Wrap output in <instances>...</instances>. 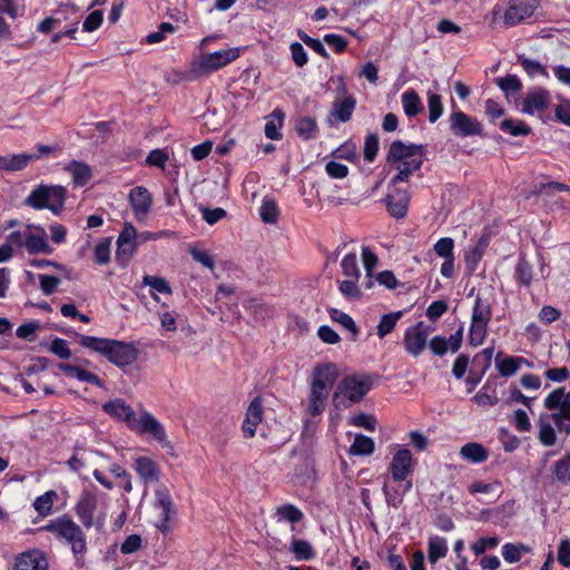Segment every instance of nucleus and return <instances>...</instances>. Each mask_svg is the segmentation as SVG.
<instances>
[{
    "mask_svg": "<svg viewBox=\"0 0 570 570\" xmlns=\"http://www.w3.org/2000/svg\"><path fill=\"white\" fill-rule=\"evenodd\" d=\"M167 160H168V155L164 150L154 149L148 154V156L146 158V164L149 166H154V167L164 169Z\"/></svg>",
    "mask_w": 570,
    "mask_h": 570,
    "instance_id": "obj_62",
    "label": "nucleus"
},
{
    "mask_svg": "<svg viewBox=\"0 0 570 570\" xmlns=\"http://www.w3.org/2000/svg\"><path fill=\"white\" fill-rule=\"evenodd\" d=\"M389 214L396 218H404L407 214L410 195L407 189L389 184L387 194L384 198Z\"/></svg>",
    "mask_w": 570,
    "mask_h": 570,
    "instance_id": "obj_14",
    "label": "nucleus"
},
{
    "mask_svg": "<svg viewBox=\"0 0 570 570\" xmlns=\"http://www.w3.org/2000/svg\"><path fill=\"white\" fill-rule=\"evenodd\" d=\"M46 529L55 533L59 539L65 540L71 548L76 558V566L83 567V554L87 551L86 535L80 528L70 517L62 515L51 520Z\"/></svg>",
    "mask_w": 570,
    "mask_h": 570,
    "instance_id": "obj_4",
    "label": "nucleus"
},
{
    "mask_svg": "<svg viewBox=\"0 0 570 570\" xmlns=\"http://www.w3.org/2000/svg\"><path fill=\"white\" fill-rule=\"evenodd\" d=\"M8 242L18 249H26L29 254L50 255L53 248L47 240V232L40 225L27 224L8 235Z\"/></svg>",
    "mask_w": 570,
    "mask_h": 570,
    "instance_id": "obj_5",
    "label": "nucleus"
},
{
    "mask_svg": "<svg viewBox=\"0 0 570 570\" xmlns=\"http://www.w3.org/2000/svg\"><path fill=\"white\" fill-rule=\"evenodd\" d=\"M449 124L453 135L460 138L480 136L483 131V126L478 118L461 110H455L450 115Z\"/></svg>",
    "mask_w": 570,
    "mask_h": 570,
    "instance_id": "obj_11",
    "label": "nucleus"
},
{
    "mask_svg": "<svg viewBox=\"0 0 570 570\" xmlns=\"http://www.w3.org/2000/svg\"><path fill=\"white\" fill-rule=\"evenodd\" d=\"M336 379L337 371L333 364L327 363L314 368L306 407L308 415L317 416L324 412L330 392L332 391Z\"/></svg>",
    "mask_w": 570,
    "mask_h": 570,
    "instance_id": "obj_3",
    "label": "nucleus"
},
{
    "mask_svg": "<svg viewBox=\"0 0 570 570\" xmlns=\"http://www.w3.org/2000/svg\"><path fill=\"white\" fill-rule=\"evenodd\" d=\"M435 254L443 258H454V240L451 237L440 238L433 246Z\"/></svg>",
    "mask_w": 570,
    "mask_h": 570,
    "instance_id": "obj_48",
    "label": "nucleus"
},
{
    "mask_svg": "<svg viewBox=\"0 0 570 570\" xmlns=\"http://www.w3.org/2000/svg\"><path fill=\"white\" fill-rule=\"evenodd\" d=\"M16 570H47L48 562L39 550L21 553L16 560Z\"/></svg>",
    "mask_w": 570,
    "mask_h": 570,
    "instance_id": "obj_21",
    "label": "nucleus"
},
{
    "mask_svg": "<svg viewBox=\"0 0 570 570\" xmlns=\"http://www.w3.org/2000/svg\"><path fill=\"white\" fill-rule=\"evenodd\" d=\"M558 561L566 568L570 567V540L564 539L558 547Z\"/></svg>",
    "mask_w": 570,
    "mask_h": 570,
    "instance_id": "obj_64",
    "label": "nucleus"
},
{
    "mask_svg": "<svg viewBox=\"0 0 570 570\" xmlns=\"http://www.w3.org/2000/svg\"><path fill=\"white\" fill-rule=\"evenodd\" d=\"M554 119L570 127V101L566 100L554 106Z\"/></svg>",
    "mask_w": 570,
    "mask_h": 570,
    "instance_id": "obj_61",
    "label": "nucleus"
},
{
    "mask_svg": "<svg viewBox=\"0 0 570 570\" xmlns=\"http://www.w3.org/2000/svg\"><path fill=\"white\" fill-rule=\"evenodd\" d=\"M429 120L434 124L443 114L442 99L438 94H428Z\"/></svg>",
    "mask_w": 570,
    "mask_h": 570,
    "instance_id": "obj_47",
    "label": "nucleus"
},
{
    "mask_svg": "<svg viewBox=\"0 0 570 570\" xmlns=\"http://www.w3.org/2000/svg\"><path fill=\"white\" fill-rule=\"evenodd\" d=\"M53 497H55V492L49 491V492H46L45 494L38 497L35 500L33 507L40 515L46 517L51 512L52 504H53V501H52Z\"/></svg>",
    "mask_w": 570,
    "mask_h": 570,
    "instance_id": "obj_50",
    "label": "nucleus"
},
{
    "mask_svg": "<svg viewBox=\"0 0 570 570\" xmlns=\"http://www.w3.org/2000/svg\"><path fill=\"white\" fill-rule=\"evenodd\" d=\"M279 210L273 199L265 198L259 208V216L266 224H275L278 219Z\"/></svg>",
    "mask_w": 570,
    "mask_h": 570,
    "instance_id": "obj_45",
    "label": "nucleus"
},
{
    "mask_svg": "<svg viewBox=\"0 0 570 570\" xmlns=\"http://www.w3.org/2000/svg\"><path fill=\"white\" fill-rule=\"evenodd\" d=\"M530 551L531 548L522 543H505L502 547L503 559L509 563L520 561L522 556Z\"/></svg>",
    "mask_w": 570,
    "mask_h": 570,
    "instance_id": "obj_39",
    "label": "nucleus"
},
{
    "mask_svg": "<svg viewBox=\"0 0 570 570\" xmlns=\"http://www.w3.org/2000/svg\"><path fill=\"white\" fill-rule=\"evenodd\" d=\"M40 281V289L47 296L51 295L56 292L58 285L60 284V278L52 275H39Z\"/></svg>",
    "mask_w": 570,
    "mask_h": 570,
    "instance_id": "obj_59",
    "label": "nucleus"
},
{
    "mask_svg": "<svg viewBox=\"0 0 570 570\" xmlns=\"http://www.w3.org/2000/svg\"><path fill=\"white\" fill-rule=\"evenodd\" d=\"M38 156L35 154H17L0 156V169L7 171H17L24 169L30 161L35 160Z\"/></svg>",
    "mask_w": 570,
    "mask_h": 570,
    "instance_id": "obj_25",
    "label": "nucleus"
},
{
    "mask_svg": "<svg viewBox=\"0 0 570 570\" xmlns=\"http://www.w3.org/2000/svg\"><path fill=\"white\" fill-rule=\"evenodd\" d=\"M128 199L136 219L145 220L153 205V196L149 190L144 186L134 187L128 194Z\"/></svg>",
    "mask_w": 570,
    "mask_h": 570,
    "instance_id": "obj_16",
    "label": "nucleus"
},
{
    "mask_svg": "<svg viewBox=\"0 0 570 570\" xmlns=\"http://www.w3.org/2000/svg\"><path fill=\"white\" fill-rule=\"evenodd\" d=\"M291 552L294 553L297 560H311L314 558L315 552L308 541L301 539H293L289 547Z\"/></svg>",
    "mask_w": 570,
    "mask_h": 570,
    "instance_id": "obj_40",
    "label": "nucleus"
},
{
    "mask_svg": "<svg viewBox=\"0 0 570 570\" xmlns=\"http://www.w3.org/2000/svg\"><path fill=\"white\" fill-rule=\"evenodd\" d=\"M79 344L107 358L118 367H125L136 362L139 351L135 343L112 338L80 335Z\"/></svg>",
    "mask_w": 570,
    "mask_h": 570,
    "instance_id": "obj_2",
    "label": "nucleus"
},
{
    "mask_svg": "<svg viewBox=\"0 0 570 570\" xmlns=\"http://www.w3.org/2000/svg\"><path fill=\"white\" fill-rule=\"evenodd\" d=\"M49 351L61 360H69L72 355L67 341L60 337L51 342Z\"/></svg>",
    "mask_w": 570,
    "mask_h": 570,
    "instance_id": "obj_55",
    "label": "nucleus"
},
{
    "mask_svg": "<svg viewBox=\"0 0 570 570\" xmlns=\"http://www.w3.org/2000/svg\"><path fill=\"white\" fill-rule=\"evenodd\" d=\"M298 37L306 46L313 49L316 53H318L323 58H328V53L324 45L318 39L309 37L304 31H298Z\"/></svg>",
    "mask_w": 570,
    "mask_h": 570,
    "instance_id": "obj_60",
    "label": "nucleus"
},
{
    "mask_svg": "<svg viewBox=\"0 0 570 570\" xmlns=\"http://www.w3.org/2000/svg\"><path fill=\"white\" fill-rule=\"evenodd\" d=\"M546 407L551 411L552 419L559 431L570 434V392L564 387L553 390L544 400Z\"/></svg>",
    "mask_w": 570,
    "mask_h": 570,
    "instance_id": "obj_9",
    "label": "nucleus"
},
{
    "mask_svg": "<svg viewBox=\"0 0 570 570\" xmlns=\"http://www.w3.org/2000/svg\"><path fill=\"white\" fill-rule=\"evenodd\" d=\"M104 13L101 10L92 11L83 21L82 28L87 32L97 30L102 23Z\"/></svg>",
    "mask_w": 570,
    "mask_h": 570,
    "instance_id": "obj_63",
    "label": "nucleus"
},
{
    "mask_svg": "<svg viewBox=\"0 0 570 570\" xmlns=\"http://www.w3.org/2000/svg\"><path fill=\"white\" fill-rule=\"evenodd\" d=\"M338 288L341 294L348 299H357L362 296V292L358 287V281H354V278L338 281Z\"/></svg>",
    "mask_w": 570,
    "mask_h": 570,
    "instance_id": "obj_49",
    "label": "nucleus"
},
{
    "mask_svg": "<svg viewBox=\"0 0 570 570\" xmlns=\"http://www.w3.org/2000/svg\"><path fill=\"white\" fill-rule=\"evenodd\" d=\"M341 267L343 275L346 278H354V281H358L361 277V271L357 264V257L354 253L347 254L343 257L341 262Z\"/></svg>",
    "mask_w": 570,
    "mask_h": 570,
    "instance_id": "obj_44",
    "label": "nucleus"
},
{
    "mask_svg": "<svg viewBox=\"0 0 570 570\" xmlns=\"http://www.w3.org/2000/svg\"><path fill=\"white\" fill-rule=\"evenodd\" d=\"M135 471L145 483H155L160 478V469L157 463L148 456H138L135 460Z\"/></svg>",
    "mask_w": 570,
    "mask_h": 570,
    "instance_id": "obj_22",
    "label": "nucleus"
},
{
    "mask_svg": "<svg viewBox=\"0 0 570 570\" xmlns=\"http://www.w3.org/2000/svg\"><path fill=\"white\" fill-rule=\"evenodd\" d=\"M142 284L151 288L150 295L155 301H158L157 293L159 294H171V287L168 282L159 276L145 275Z\"/></svg>",
    "mask_w": 570,
    "mask_h": 570,
    "instance_id": "obj_32",
    "label": "nucleus"
},
{
    "mask_svg": "<svg viewBox=\"0 0 570 570\" xmlns=\"http://www.w3.org/2000/svg\"><path fill=\"white\" fill-rule=\"evenodd\" d=\"M364 159L372 163L379 151V137L375 134H370L365 137L364 141Z\"/></svg>",
    "mask_w": 570,
    "mask_h": 570,
    "instance_id": "obj_56",
    "label": "nucleus"
},
{
    "mask_svg": "<svg viewBox=\"0 0 570 570\" xmlns=\"http://www.w3.org/2000/svg\"><path fill=\"white\" fill-rule=\"evenodd\" d=\"M533 12V0H510L503 20L507 26H514Z\"/></svg>",
    "mask_w": 570,
    "mask_h": 570,
    "instance_id": "obj_18",
    "label": "nucleus"
},
{
    "mask_svg": "<svg viewBox=\"0 0 570 570\" xmlns=\"http://www.w3.org/2000/svg\"><path fill=\"white\" fill-rule=\"evenodd\" d=\"M488 324L471 322L469 341L472 346H479L483 343L487 335Z\"/></svg>",
    "mask_w": 570,
    "mask_h": 570,
    "instance_id": "obj_53",
    "label": "nucleus"
},
{
    "mask_svg": "<svg viewBox=\"0 0 570 570\" xmlns=\"http://www.w3.org/2000/svg\"><path fill=\"white\" fill-rule=\"evenodd\" d=\"M494 82L505 94V97L509 100L514 98L522 88L520 79L514 75L495 78Z\"/></svg>",
    "mask_w": 570,
    "mask_h": 570,
    "instance_id": "obj_30",
    "label": "nucleus"
},
{
    "mask_svg": "<svg viewBox=\"0 0 570 570\" xmlns=\"http://www.w3.org/2000/svg\"><path fill=\"white\" fill-rule=\"evenodd\" d=\"M130 430L137 434H149L163 446H169L164 425L147 411H141L139 416H136L135 422L130 424Z\"/></svg>",
    "mask_w": 570,
    "mask_h": 570,
    "instance_id": "obj_10",
    "label": "nucleus"
},
{
    "mask_svg": "<svg viewBox=\"0 0 570 570\" xmlns=\"http://www.w3.org/2000/svg\"><path fill=\"white\" fill-rule=\"evenodd\" d=\"M58 368L61 372H63L68 377H76L80 382H87L96 386H101V381L96 374L90 373L79 366L67 363H60L58 365Z\"/></svg>",
    "mask_w": 570,
    "mask_h": 570,
    "instance_id": "obj_27",
    "label": "nucleus"
},
{
    "mask_svg": "<svg viewBox=\"0 0 570 570\" xmlns=\"http://www.w3.org/2000/svg\"><path fill=\"white\" fill-rule=\"evenodd\" d=\"M431 328L423 322L410 326L404 332L403 345L406 353L417 357L425 350Z\"/></svg>",
    "mask_w": 570,
    "mask_h": 570,
    "instance_id": "obj_13",
    "label": "nucleus"
},
{
    "mask_svg": "<svg viewBox=\"0 0 570 570\" xmlns=\"http://www.w3.org/2000/svg\"><path fill=\"white\" fill-rule=\"evenodd\" d=\"M460 455L471 463L479 464L488 460L489 451L480 443L469 442L460 449Z\"/></svg>",
    "mask_w": 570,
    "mask_h": 570,
    "instance_id": "obj_28",
    "label": "nucleus"
},
{
    "mask_svg": "<svg viewBox=\"0 0 570 570\" xmlns=\"http://www.w3.org/2000/svg\"><path fill=\"white\" fill-rule=\"evenodd\" d=\"M491 306L487 301L476 297L473 306L471 322L489 324L491 320Z\"/></svg>",
    "mask_w": 570,
    "mask_h": 570,
    "instance_id": "obj_41",
    "label": "nucleus"
},
{
    "mask_svg": "<svg viewBox=\"0 0 570 570\" xmlns=\"http://www.w3.org/2000/svg\"><path fill=\"white\" fill-rule=\"evenodd\" d=\"M499 538L498 537H484L480 538L478 541H475L471 546V550L474 552L475 556L483 554L487 550H492L499 546Z\"/></svg>",
    "mask_w": 570,
    "mask_h": 570,
    "instance_id": "obj_54",
    "label": "nucleus"
},
{
    "mask_svg": "<svg viewBox=\"0 0 570 570\" xmlns=\"http://www.w3.org/2000/svg\"><path fill=\"white\" fill-rule=\"evenodd\" d=\"M176 28L169 22L160 23L157 31L149 33L146 37V41L149 45L159 43L164 40L166 33H174Z\"/></svg>",
    "mask_w": 570,
    "mask_h": 570,
    "instance_id": "obj_57",
    "label": "nucleus"
},
{
    "mask_svg": "<svg viewBox=\"0 0 570 570\" xmlns=\"http://www.w3.org/2000/svg\"><path fill=\"white\" fill-rule=\"evenodd\" d=\"M65 169L70 174L72 183L77 187L87 185L92 176L91 167L83 161L72 160L65 167Z\"/></svg>",
    "mask_w": 570,
    "mask_h": 570,
    "instance_id": "obj_24",
    "label": "nucleus"
},
{
    "mask_svg": "<svg viewBox=\"0 0 570 570\" xmlns=\"http://www.w3.org/2000/svg\"><path fill=\"white\" fill-rule=\"evenodd\" d=\"M402 105L409 117L416 116L423 109L421 99L414 90H407L402 95Z\"/></svg>",
    "mask_w": 570,
    "mask_h": 570,
    "instance_id": "obj_36",
    "label": "nucleus"
},
{
    "mask_svg": "<svg viewBox=\"0 0 570 570\" xmlns=\"http://www.w3.org/2000/svg\"><path fill=\"white\" fill-rule=\"evenodd\" d=\"M102 410L110 416L125 422L129 429L130 424L135 422L137 416L131 406L121 399H115L106 402L102 405Z\"/></svg>",
    "mask_w": 570,
    "mask_h": 570,
    "instance_id": "obj_20",
    "label": "nucleus"
},
{
    "mask_svg": "<svg viewBox=\"0 0 570 570\" xmlns=\"http://www.w3.org/2000/svg\"><path fill=\"white\" fill-rule=\"evenodd\" d=\"M111 238L105 237L100 239L94 249L95 262L98 265H106L110 261Z\"/></svg>",
    "mask_w": 570,
    "mask_h": 570,
    "instance_id": "obj_46",
    "label": "nucleus"
},
{
    "mask_svg": "<svg viewBox=\"0 0 570 570\" xmlns=\"http://www.w3.org/2000/svg\"><path fill=\"white\" fill-rule=\"evenodd\" d=\"M66 188L62 186L40 185L35 188L26 199V204L35 209L48 208L58 214L63 207Z\"/></svg>",
    "mask_w": 570,
    "mask_h": 570,
    "instance_id": "obj_8",
    "label": "nucleus"
},
{
    "mask_svg": "<svg viewBox=\"0 0 570 570\" xmlns=\"http://www.w3.org/2000/svg\"><path fill=\"white\" fill-rule=\"evenodd\" d=\"M263 405L261 397L256 396L248 405L246 415L243 422V433L245 438H253L255 435L258 424L262 422Z\"/></svg>",
    "mask_w": 570,
    "mask_h": 570,
    "instance_id": "obj_19",
    "label": "nucleus"
},
{
    "mask_svg": "<svg viewBox=\"0 0 570 570\" xmlns=\"http://www.w3.org/2000/svg\"><path fill=\"white\" fill-rule=\"evenodd\" d=\"M326 174L334 179H343L348 175V167L335 160H331L325 165Z\"/></svg>",
    "mask_w": 570,
    "mask_h": 570,
    "instance_id": "obj_58",
    "label": "nucleus"
},
{
    "mask_svg": "<svg viewBox=\"0 0 570 570\" xmlns=\"http://www.w3.org/2000/svg\"><path fill=\"white\" fill-rule=\"evenodd\" d=\"M497 368L502 376L509 377L514 375L518 370L521 368L522 364L530 366L531 364L520 356H510L502 360L497 357Z\"/></svg>",
    "mask_w": 570,
    "mask_h": 570,
    "instance_id": "obj_29",
    "label": "nucleus"
},
{
    "mask_svg": "<svg viewBox=\"0 0 570 570\" xmlns=\"http://www.w3.org/2000/svg\"><path fill=\"white\" fill-rule=\"evenodd\" d=\"M98 505L97 488L91 484L82 489L75 511L85 528L89 529L95 524L94 513Z\"/></svg>",
    "mask_w": 570,
    "mask_h": 570,
    "instance_id": "obj_12",
    "label": "nucleus"
},
{
    "mask_svg": "<svg viewBox=\"0 0 570 570\" xmlns=\"http://www.w3.org/2000/svg\"><path fill=\"white\" fill-rule=\"evenodd\" d=\"M372 381L368 376L351 375L344 377L337 385L333 394V404L340 409H345L352 403L360 402L370 391Z\"/></svg>",
    "mask_w": 570,
    "mask_h": 570,
    "instance_id": "obj_7",
    "label": "nucleus"
},
{
    "mask_svg": "<svg viewBox=\"0 0 570 570\" xmlns=\"http://www.w3.org/2000/svg\"><path fill=\"white\" fill-rule=\"evenodd\" d=\"M448 553V544L444 538L434 535L429 539L428 558L431 563H436Z\"/></svg>",
    "mask_w": 570,
    "mask_h": 570,
    "instance_id": "obj_31",
    "label": "nucleus"
},
{
    "mask_svg": "<svg viewBox=\"0 0 570 570\" xmlns=\"http://www.w3.org/2000/svg\"><path fill=\"white\" fill-rule=\"evenodd\" d=\"M413 471V455L406 448H399L392 456L390 472L396 482L406 480Z\"/></svg>",
    "mask_w": 570,
    "mask_h": 570,
    "instance_id": "obj_15",
    "label": "nucleus"
},
{
    "mask_svg": "<svg viewBox=\"0 0 570 570\" xmlns=\"http://www.w3.org/2000/svg\"><path fill=\"white\" fill-rule=\"evenodd\" d=\"M275 517L278 522L287 521L291 523H297L303 519L304 514L301 511V509H298L294 504L287 503V504L279 505L276 509Z\"/></svg>",
    "mask_w": 570,
    "mask_h": 570,
    "instance_id": "obj_35",
    "label": "nucleus"
},
{
    "mask_svg": "<svg viewBox=\"0 0 570 570\" xmlns=\"http://www.w3.org/2000/svg\"><path fill=\"white\" fill-rule=\"evenodd\" d=\"M355 106L356 100L348 96L343 100L334 101L330 115L336 121L346 122L351 119Z\"/></svg>",
    "mask_w": 570,
    "mask_h": 570,
    "instance_id": "obj_26",
    "label": "nucleus"
},
{
    "mask_svg": "<svg viewBox=\"0 0 570 570\" xmlns=\"http://www.w3.org/2000/svg\"><path fill=\"white\" fill-rule=\"evenodd\" d=\"M402 315H403L402 311L390 313V314H384L381 317V320L377 324V327H376L377 336L380 338H383L387 334H390L394 330L397 321L402 317Z\"/></svg>",
    "mask_w": 570,
    "mask_h": 570,
    "instance_id": "obj_42",
    "label": "nucleus"
},
{
    "mask_svg": "<svg viewBox=\"0 0 570 570\" xmlns=\"http://www.w3.org/2000/svg\"><path fill=\"white\" fill-rule=\"evenodd\" d=\"M514 278L520 286L530 288L533 278L531 263L524 258H520L515 266Z\"/></svg>",
    "mask_w": 570,
    "mask_h": 570,
    "instance_id": "obj_34",
    "label": "nucleus"
},
{
    "mask_svg": "<svg viewBox=\"0 0 570 570\" xmlns=\"http://www.w3.org/2000/svg\"><path fill=\"white\" fill-rule=\"evenodd\" d=\"M489 246V238L487 236L480 237L476 243L469 247L465 252L464 261L466 269L470 274L474 273L480 261L482 259Z\"/></svg>",
    "mask_w": 570,
    "mask_h": 570,
    "instance_id": "obj_23",
    "label": "nucleus"
},
{
    "mask_svg": "<svg viewBox=\"0 0 570 570\" xmlns=\"http://www.w3.org/2000/svg\"><path fill=\"white\" fill-rule=\"evenodd\" d=\"M425 147L416 144H405L394 140L386 155V164L395 170L391 185L406 181L410 176L420 170L423 165Z\"/></svg>",
    "mask_w": 570,
    "mask_h": 570,
    "instance_id": "obj_1",
    "label": "nucleus"
},
{
    "mask_svg": "<svg viewBox=\"0 0 570 570\" xmlns=\"http://www.w3.org/2000/svg\"><path fill=\"white\" fill-rule=\"evenodd\" d=\"M239 57L238 48H227L200 56L190 63V70L181 77L183 80L193 81L199 77L208 76Z\"/></svg>",
    "mask_w": 570,
    "mask_h": 570,
    "instance_id": "obj_6",
    "label": "nucleus"
},
{
    "mask_svg": "<svg viewBox=\"0 0 570 570\" xmlns=\"http://www.w3.org/2000/svg\"><path fill=\"white\" fill-rule=\"evenodd\" d=\"M374 449L375 444L372 438L356 434L348 452L354 455H370L374 452Z\"/></svg>",
    "mask_w": 570,
    "mask_h": 570,
    "instance_id": "obj_33",
    "label": "nucleus"
},
{
    "mask_svg": "<svg viewBox=\"0 0 570 570\" xmlns=\"http://www.w3.org/2000/svg\"><path fill=\"white\" fill-rule=\"evenodd\" d=\"M155 497L156 505L161 510L163 515L160 522L157 524V528L165 533L171 529L176 511L174 509L171 495L167 488H158L155 492Z\"/></svg>",
    "mask_w": 570,
    "mask_h": 570,
    "instance_id": "obj_17",
    "label": "nucleus"
},
{
    "mask_svg": "<svg viewBox=\"0 0 570 570\" xmlns=\"http://www.w3.org/2000/svg\"><path fill=\"white\" fill-rule=\"evenodd\" d=\"M295 130L299 137L307 140L316 136L318 127L315 118L299 117L295 122Z\"/></svg>",
    "mask_w": 570,
    "mask_h": 570,
    "instance_id": "obj_37",
    "label": "nucleus"
},
{
    "mask_svg": "<svg viewBox=\"0 0 570 570\" xmlns=\"http://www.w3.org/2000/svg\"><path fill=\"white\" fill-rule=\"evenodd\" d=\"M328 314H330V317L332 318V321L341 324L344 328H346L347 331H350L352 333V340L355 341L357 335H358V328L355 324V322L353 321V318L337 309V308H330L328 309Z\"/></svg>",
    "mask_w": 570,
    "mask_h": 570,
    "instance_id": "obj_38",
    "label": "nucleus"
},
{
    "mask_svg": "<svg viewBox=\"0 0 570 570\" xmlns=\"http://www.w3.org/2000/svg\"><path fill=\"white\" fill-rule=\"evenodd\" d=\"M553 473L558 481L570 482V452L554 464Z\"/></svg>",
    "mask_w": 570,
    "mask_h": 570,
    "instance_id": "obj_51",
    "label": "nucleus"
},
{
    "mask_svg": "<svg viewBox=\"0 0 570 570\" xmlns=\"http://www.w3.org/2000/svg\"><path fill=\"white\" fill-rule=\"evenodd\" d=\"M137 244L136 243H129V244H122L117 243V249H116V258L117 262L121 266H126L128 262L131 259L136 252Z\"/></svg>",
    "mask_w": 570,
    "mask_h": 570,
    "instance_id": "obj_52",
    "label": "nucleus"
},
{
    "mask_svg": "<svg viewBox=\"0 0 570 570\" xmlns=\"http://www.w3.org/2000/svg\"><path fill=\"white\" fill-rule=\"evenodd\" d=\"M499 127L503 132L513 137L525 136L531 132V128L521 120L503 119Z\"/></svg>",
    "mask_w": 570,
    "mask_h": 570,
    "instance_id": "obj_43",
    "label": "nucleus"
}]
</instances>
